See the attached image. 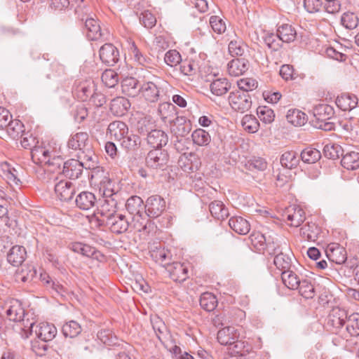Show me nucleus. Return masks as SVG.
<instances>
[{"mask_svg":"<svg viewBox=\"0 0 359 359\" xmlns=\"http://www.w3.org/2000/svg\"><path fill=\"white\" fill-rule=\"evenodd\" d=\"M81 330V325L75 320H70L62 327V333L66 337L74 338L78 336Z\"/></svg>","mask_w":359,"mask_h":359,"instance_id":"obj_50","label":"nucleus"},{"mask_svg":"<svg viewBox=\"0 0 359 359\" xmlns=\"http://www.w3.org/2000/svg\"><path fill=\"white\" fill-rule=\"evenodd\" d=\"M169 156L166 151L161 149L151 150L146 157V165L152 169L163 170L168 163Z\"/></svg>","mask_w":359,"mask_h":359,"instance_id":"obj_8","label":"nucleus"},{"mask_svg":"<svg viewBox=\"0 0 359 359\" xmlns=\"http://www.w3.org/2000/svg\"><path fill=\"white\" fill-rule=\"evenodd\" d=\"M130 107V103L129 100L123 97H117L111 101L110 110L115 116H123Z\"/></svg>","mask_w":359,"mask_h":359,"instance_id":"obj_24","label":"nucleus"},{"mask_svg":"<svg viewBox=\"0 0 359 359\" xmlns=\"http://www.w3.org/2000/svg\"><path fill=\"white\" fill-rule=\"evenodd\" d=\"M158 85L154 82L149 81L144 83L141 87V91L144 98L151 102L158 101L160 90Z\"/></svg>","mask_w":359,"mask_h":359,"instance_id":"obj_30","label":"nucleus"},{"mask_svg":"<svg viewBox=\"0 0 359 359\" xmlns=\"http://www.w3.org/2000/svg\"><path fill=\"white\" fill-rule=\"evenodd\" d=\"M34 332L36 337L43 341H51L57 334V329L54 325L45 322L36 325Z\"/></svg>","mask_w":359,"mask_h":359,"instance_id":"obj_16","label":"nucleus"},{"mask_svg":"<svg viewBox=\"0 0 359 359\" xmlns=\"http://www.w3.org/2000/svg\"><path fill=\"white\" fill-rule=\"evenodd\" d=\"M70 249L74 252L95 259H98L99 256H101L100 252L97 251L94 248L80 242L72 243L70 245Z\"/></svg>","mask_w":359,"mask_h":359,"instance_id":"obj_29","label":"nucleus"},{"mask_svg":"<svg viewBox=\"0 0 359 359\" xmlns=\"http://www.w3.org/2000/svg\"><path fill=\"white\" fill-rule=\"evenodd\" d=\"M107 135L110 140L119 142L128 150H134L140 144V137L130 133L127 124L121 121H114L109 124Z\"/></svg>","mask_w":359,"mask_h":359,"instance_id":"obj_2","label":"nucleus"},{"mask_svg":"<svg viewBox=\"0 0 359 359\" xmlns=\"http://www.w3.org/2000/svg\"><path fill=\"white\" fill-rule=\"evenodd\" d=\"M286 119L290 123L294 126H302L306 122V116L299 109H292L287 111Z\"/></svg>","mask_w":359,"mask_h":359,"instance_id":"obj_38","label":"nucleus"},{"mask_svg":"<svg viewBox=\"0 0 359 359\" xmlns=\"http://www.w3.org/2000/svg\"><path fill=\"white\" fill-rule=\"evenodd\" d=\"M167 271L170 277L176 282H182L188 277V266L184 263L174 262L168 264Z\"/></svg>","mask_w":359,"mask_h":359,"instance_id":"obj_15","label":"nucleus"},{"mask_svg":"<svg viewBox=\"0 0 359 359\" xmlns=\"http://www.w3.org/2000/svg\"><path fill=\"white\" fill-rule=\"evenodd\" d=\"M7 135L12 139H17L24 133V125L19 120L10 119L8 125L4 128Z\"/></svg>","mask_w":359,"mask_h":359,"instance_id":"obj_37","label":"nucleus"},{"mask_svg":"<svg viewBox=\"0 0 359 359\" xmlns=\"http://www.w3.org/2000/svg\"><path fill=\"white\" fill-rule=\"evenodd\" d=\"M91 180L98 186L100 194L102 197L116 196L114 183L102 169L92 171Z\"/></svg>","mask_w":359,"mask_h":359,"instance_id":"obj_4","label":"nucleus"},{"mask_svg":"<svg viewBox=\"0 0 359 359\" xmlns=\"http://www.w3.org/2000/svg\"><path fill=\"white\" fill-rule=\"evenodd\" d=\"M241 126L245 131L250 133H255L259 129V123L255 116L247 114L243 117Z\"/></svg>","mask_w":359,"mask_h":359,"instance_id":"obj_47","label":"nucleus"},{"mask_svg":"<svg viewBox=\"0 0 359 359\" xmlns=\"http://www.w3.org/2000/svg\"><path fill=\"white\" fill-rule=\"evenodd\" d=\"M0 175L11 186H19L20 184L18 170L6 161L0 162Z\"/></svg>","mask_w":359,"mask_h":359,"instance_id":"obj_10","label":"nucleus"},{"mask_svg":"<svg viewBox=\"0 0 359 359\" xmlns=\"http://www.w3.org/2000/svg\"><path fill=\"white\" fill-rule=\"evenodd\" d=\"M147 140L148 144L151 147L156 149H159L160 147L167 144L168 142V137L164 131L154 129L147 134Z\"/></svg>","mask_w":359,"mask_h":359,"instance_id":"obj_20","label":"nucleus"},{"mask_svg":"<svg viewBox=\"0 0 359 359\" xmlns=\"http://www.w3.org/2000/svg\"><path fill=\"white\" fill-rule=\"evenodd\" d=\"M31 154L34 163L46 165L50 168L51 172L60 170L63 163L60 146L53 141L43 142L41 146H35Z\"/></svg>","mask_w":359,"mask_h":359,"instance_id":"obj_1","label":"nucleus"},{"mask_svg":"<svg viewBox=\"0 0 359 359\" xmlns=\"http://www.w3.org/2000/svg\"><path fill=\"white\" fill-rule=\"evenodd\" d=\"M118 51L111 43H105L100 49L101 60L109 65H114L118 60Z\"/></svg>","mask_w":359,"mask_h":359,"instance_id":"obj_14","label":"nucleus"},{"mask_svg":"<svg viewBox=\"0 0 359 359\" xmlns=\"http://www.w3.org/2000/svg\"><path fill=\"white\" fill-rule=\"evenodd\" d=\"M229 353L232 359H241L245 352L244 341L235 340V342L229 345Z\"/></svg>","mask_w":359,"mask_h":359,"instance_id":"obj_53","label":"nucleus"},{"mask_svg":"<svg viewBox=\"0 0 359 359\" xmlns=\"http://www.w3.org/2000/svg\"><path fill=\"white\" fill-rule=\"evenodd\" d=\"M318 230L315 224H307L300 229V234L308 241H315L317 239Z\"/></svg>","mask_w":359,"mask_h":359,"instance_id":"obj_52","label":"nucleus"},{"mask_svg":"<svg viewBox=\"0 0 359 359\" xmlns=\"http://www.w3.org/2000/svg\"><path fill=\"white\" fill-rule=\"evenodd\" d=\"M326 256L330 262L337 264L344 263L347 259L345 248L337 243H332L327 246Z\"/></svg>","mask_w":359,"mask_h":359,"instance_id":"obj_13","label":"nucleus"},{"mask_svg":"<svg viewBox=\"0 0 359 359\" xmlns=\"http://www.w3.org/2000/svg\"><path fill=\"white\" fill-rule=\"evenodd\" d=\"M192 140L195 144L205 147L210 144L211 137L210 134L203 129H196L191 135Z\"/></svg>","mask_w":359,"mask_h":359,"instance_id":"obj_45","label":"nucleus"},{"mask_svg":"<svg viewBox=\"0 0 359 359\" xmlns=\"http://www.w3.org/2000/svg\"><path fill=\"white\" fill-rule=\"evenodd\" d=\"M117 201L116 196L102 197L97 210V215H100L102 218L107 219L116 214Z\"/></svg>","mask_w":359,"mask_h":359,"instance_id":"obj_11","label":"nucleus"},{"mask_svg":"<svg viewBox=\"0 0 359 359\" xmlns=\"http://www.w3.org/2000/svg\"><path fill=\"white\" fill-rule=\"evenodd\" d=\"M27 252L22 245H14L7 255V260L13 266L20 265L25 259Z\"/></svg>","mask_w":359,"mask_h":359,"instance_id":"obj_25","label":"nucleus"},{"mask_svg":"<svg viewBox=\"0 0 359 359\" xmlns=\"http://www.w3.org/2000/svg\"><path fill=\"white\" fill-rule=\"evenodd\" d=\"M321 157L320 152L312 147H307L301 153L302 160L306 163H314Z\"/></svg>","mask_w":359,"mask_h":359,"instance_id":"obj_51","label":"nucleus"},{"mask_svg":"<svg viewBox=\"0 0 359 359\" xmlns=\"http://www.w3.org/2000/svg\"><path fill=\"white\" fill-rule=\"evenodd\" d=\"M173 131L177 136L184 137L191 131L190 121L177 118L173 126Z\"/></svg>","mask_w":359,"mask_h":359,"instance_id":"obj_54","label":"nucleus"},{"mask_svg":"<svg viewBox=\"0 0 359 359\" xmlns=\"http://www.w3.org/2000/svg\"><path fill=\"white\" fill-rule=\"evenodd\" d=\"M257 115L259 119L264 123H271L274 121L275 114L273 111L268 107L262 106L257 109Z\"/></svg>","mask_w":359,"mask_h":359,"instance_id":"obj_60","label":"nucleus"},{"mask_svg":"<svg viewBox=\"0 0 359 359\" xmlns=\"http://www.w3.org/2000/svg\"><path fill=\"white\" fill-rule=\"evenodd\" d=\"M230 88L231 84L224 78L215 79L210 84L212 93L217 96H222L226 94Z\"/></svg>","mask_w":359,"mask_h":359,"instance_id":"obj_40","label":"nucleus"},{"mask_svg":"<svg viewBox=\"0 0 359 359\" xmlns=\"http://www.w3.org/2000/svg\"><path fill=\"white\" fill-rule=\"evenodd\" d=\"M324 154L326 157L331 159L339 158L343 155L341 147L337 144L329 143L325 144L323 149Z\"/></svg>","mask_w":359,"mask_h":359,"instance_id":"obj_55","label":"nucleus"},{"mask_svg":"<svg viewBox=\"0 0 359 359\" xmlns=\"http://www.w3.org/2000/svg\"><path fill=\"white\" fill-rule=\"evenodd\" d=\"M126 207L129 213L133 215L144 212L143 210L145 205L142 199L137 196L130 197L126 201Z\"/></svg>","mask_w":359,"mask_h":359,"instance_id":"obj_36","label":"nucleus"},{"mask_svg":"<svg viewBox=\"0 0 359 359\" xmlns=\"http://www.w3.org/2000/svg\"><path fill=\"white\" fill-rule=\"evenodd\" d=\"M102 81L109 88L114 87L118 82V76L112 69H107L102 74Z\"/></svg>","mask_w":359,"mask_h":359,"instance_id":"obj_58","label":"nucleus"},{"mask_svg":"<svg viewBox=\"0 0 359 359\" xmlns=\"http://www.w3.org/2000/svg\"><path fill=\"white\" fill-rule=\"evenodd\" d=\"M273 263L280 270L287 271L291 265V258L288 255L280 252L275 256Z\"/></svg>","mask_w":359,"mask_h":359,"instance_id":"obj_56","label":"nucleus"},{"mask_svg":"<svg viewBox=\"0 0 359 359\" xmlns=\"http://www.w3.org/2000/svg\"><path fill=\"white\" fill-rule=\"evenodd\" d=\"M122 93L130 97H135L141 90L138 86V81L133 77L125 78L121 82Z\"/></svg>","mask_w":359,"mask_h":359,"instance_id":"obj_31","label":"nucleus"},{"mask_svg":"<svg viewBox=\"0 0 359 359\" xmlns=\"http://www.w3.org/2000/svg\"><path fill=\"white\" fill-rule=\"evenodd\" d=\"M95 200L96 198L93 194L88 191H83L77 196L76 203L80 209L87 210L94 206Z\"/></svg>","mask_w":359,"mask_h":359,"instance_id":"obj_33","label":"nucleus"},{"mask_svg":"<svg viewBox=\"0 0 359 359\" xmlns=\"http://www.w3.org/2000/svg\"><path fill=\"white\" fill-rule=\"evenodd\" d=\"M86 29V36L88 39L94 41L100 39L103 32L100 24H85Z\"/></svg>","mask_w":359,"mask_h":359,"instance_id":"obj_61","label":"nucleus"},{"mask_svg":"<svg viewBox=\"0 0 359 359\" xmlns=\"http://www.w3.org/2000/svg\"><path fill=\"white\" fill-rule=\"evenodd\" d=\"M129 219L126 215L116 213L107 219H98V221L101 223H106L112 233L121 234L126 232L130 227Z\"/></svg>","mask_w":359,"mask_h":359,"instance_id":"obj_7","label":"nucleus"},{"mask_svg":"<svg viewBox=\"0 0 359 359\" xmlns=\"http://www.w3.org/2000/svg\"><path fill=\"white\" fill-rule=\"evenodd\" d=\"M297 289L299 294L306 299H311L315 295L314 287L308 280H302Z\"/></svg>","mask_w":359,"mask_h":359,"instance_id":"obj_57","label":"nucleus"},{"mask_svg":"<svg viewBox=\"0 0 359 359\" xmlns=\"http://www.w3.org/2000/svg\"><path fill=\"white\" fill-rule=\"evenodd\" d=\"M154 127V122L150 116H142L139 118L136 128L141 134L149 133Z\"/></svg>","mask_w":359,"mask_h":359,"instance_id":"obj_59","label":"nucleus"},{"mask_svg":"<svg viewBox=\"0 0 359 359\" xmlns=\"http://www.w3.org/2000/svg\"><path fill=\"white\" fill-rule=\"evenodd\" d=\"M164 60L168 65L175 67L181 62L182 57L176 50H170L165 53Z\"/></svg>","mask_w":359,"mask_h":359,"instance_id":"obj_63","label":"nucleus"},{"mask_svg":"<svg viewBox=\"0 0 359 359\" xmlns=\"http://www.w3.org/2000/svg\"><path fill=\"white\" fill-rule=\"evenodd\" d=\"M336 104L343 111H351L358 105V98L355 95L341 94L336 100Z\"/></svg>","mask_w":359,"mask_h":359,"instance_id":"obj_27","label":"nucleus"},{"mask_svg":"<svg viewBox=\"0 0 359 359\" xmlns=\"http://www.w3.org/2000/svg\"><path fill=\"white\" fill-rule=\"evenodd\" d=\"M79 158L81 160L80 161L82 165L86 169L93 170V171L100 169L97 167V157L95 153L90 149L89 147L85 150L81 151V154L79 155Z\"/></svg>","mask_w":359,"mask_h":359,"instance_id":"obj_22","label":"nucleus"},{"mask_svg":"<svg viewBox=\"0 0 359 359\" xmlns=\"http://www.w3.org/2000/svg\"><path fill=\"white\" fill-rule=\"evenodd\" d=\"M281 278L283 284L290 290L297 289L302 281L295 273L289 270L282 272Z\"/></svg>","mask_w":359,"mask_h":359,"instance_id":"obj_42","label":"nucleus"},{"mask_svg":"<svg viewBox=\"0 0 359 359\" xmlns=\"http://www.w3.org/2000/svg\"><path fill=\"white\" fill-rule=\"evenodd\" d=\"M229 226L238 234L245 235L250 230L249 222L241 217H233L229 221Z\"/></svg>","mask_w":359,"mask_h":359,"instance_id":"obj_32","label":"nucleus"},{"mask_svg":"<svg viewBox=\"0 0 359 359\" xmlns=\"http://www.w3.org/2000/svg\"><path fill=\"white\" fill-rule=\"evenodd\" d=\"M36 275V270L32 265H24L16 273V280L23 283H29Z\"/></svg>","mask_w":359,"mask_h":359,"instance_id":"obj_39","label":"nucleus"},{"mask_svg":"<svg viewBox=\"0 0 359 359\" xmlns=\"http://www.w3.org/2000/svg\"><path fill=\"white\" fill-rule=\"evenodd\" d=\"M288 224L291 226H299L305 219V213L299 206L293 205L288 207L285 212Z\"/></svg>","mask_w":359,"mask_h":359,"instance_id":"obj_12","label":"nucleus"},{"mask_svg":"<svg viewBox=\"0 0 359 359\" xmlns=\"http://www.w3.org/2000/svg\"><path fill=\"white\" fill-rule=\"evenodd\" d=\"M74 187L72 182L61 180L55 186V192L60 201H68L72 198L74 194Z\"/></svg>","mask_w":359,"mask_h":359,"instance_id":"obj_18","label":"nucleus"},{"mask_svg":"<svg viewBox=\"0 0 359 359\" xmlns=\"http://www.w3.org/2000/svg\"><path fill=\"white\" fill-rule=\"evenodd\" d=\"M238 86L241 92H246L253 90L258 86L257 81L252 78H244L238 81Z\"/></svg>","mask_w":359,"mask_h":359,"instance_id":"obj_62","label":"nucleus"},{"mask_svg":"<svg viewBox=\"0 0 359 359\" xmlns=\"http://www.w3.org/2000/svg\"><path fill=\"white\" fill-rule=\"evenodd\" d=\"M211 215L217 219H224L228 215L227 210L224 208L222 201H215L210 205Z\"/></svg>","mask_w":359,"mask_h":359,"instance_id":"obj_46","label":"nucleus"},{"mask_svg":"<svg viewBox=\"0 0 359 359\" xmlns=\"http://www.w3.org/2000/svg\"><path fill=\"white\" fill-rule=\"evenodd\" d=\"M249 62L248 60L241 59H233L227 65V71L229 75L232 76H239L248 71Z\"/></svg>","mask_w":359,"mask_h":359,"instance_id":"obj_21","label":"nucleus"},{"mask_svg":"<svg viewBox=\"0 0 359 359\" xmlns=\"http://www.w3.org/2000/svg\"><path fill=\"white\" fill-rule=\"evenodd\" d=\"M96 90V85L92 79L86 80L77 88V96L82 101L90 100Z\"/></svg>","mask_w":359,"mask_h":359,"instance_id":"obj_26","label":"nucleus"},{"mask_svg":"<svg viewBox=\"0 0 359 359\" xmlns=\"http://www.w3.org/2000/svg\"><path fill=\"white\" fill-rule=\"evenodd\" d=\"M146 210L144 212L149 217L156 218L160 216L165 210V201L158 195L149 196L144 205Z\"/></svg>","mask_w":359,"mask_h":359,"instance_id":"obj_9","label":"nucleus"},{"mask_svg":"<svg viewBox=\"0 0 359 359\" xmlns=\"http://www.w3.org/2000/svg\"><path fill=\"white\" fill-rule=\"evenodd\" d=\"M281 165L288 169H292L297 166L299 162L298 154L294 151L284 152L280 157Z\"/></svg>","mask_w":359,"mask_h":359,"instance_id":"obj_41","label":"nucleus"},{"mask_svg":"<svg viewBox=\"0 0 359 359\" xmlns=\"http://www.w3.org/2000/svg\"><path fill=\"white\" fill-rule=\"evenodd\" d=\"M346 330L351 336L359 335V313H354L347 317Z\"/></svg>","mask_w":359,"mask_h":359,"instance_id":"obj_49","label":"nucleus"},{"mask_svg":"<svg viewBox=\"0 0 359 359\" xmlns=\"http://www.w3.org/2000/svg\"><path fill=\"white\" fill-rule=\"evenodd\" d=\"M67 145L74 150H85L88 147V135L83 132L77 133L71 136Z\"/></svg>","mask_w":359,"mask_h":359,"instance_id":"obj_23","label":"nucleus"},{"mask_svg":"<svg viewBox=\"0 0 359 359\" xmlns=\"http://www.w3.org/2000/svg\"><path fill=\"white\" fill-rule=\"evenodd\" d=\"M6 314L10 320L20 322L23 320V325L20 327L22 332L21 336L24 339H27L33 332L35 323L29 321V319L23 320L25 316V310L22 307L20 302L16 299L11 302V305L6 311Z\"/></svg>","mask_w":359,"mask_h":359,"instance_id":"obj_3","label":"nucleus"},{"mask_svg":"<svg viewBox=\"0 0 359 359\" xmlns=\"http://www.w3.org/2000/svg\"><path fill=\"white\" fill-rule=\"evenodd\" d=\"M239 334L234 327H225L219 330L217 332V340L222 345H229L237 340Z\"/></svg>","mask_w":359,"mask_h":359,"instance_id":"obj_19","label":"nucleus"},{"mask_svg":"<svg viewBox=\"0 0 359 359\" xmlns=\"http://www.w3.org/2000/svg\"><path fill=\"white\" fill-rule=\"evenodd\" d=\"M247 45L239 39L231 40L229 43V52L232 56H242L247 50Z\"/></svg>","mask_w":359,"mask_h":359,"instance_id":"obj_48","label":"nucleus"},{"mask_svg":"<svg viewBox=\"0 0 359 359\" xmlns=\"http://www.w3.org/2000/svg\"><path fill=\"white\" fill-rule=\"evenodd\" d=\"M149 217L145 212L134 215L132 217V222H130V226L140 232L145 231L148 226L151 225Z\"/></svg>","mask_w":359,"mask_h":359,"instance_id":"obj_34","label":"nucleus"},{"mask_svg":"<svg viewBox=\"0 0 359 359\" xmlns=\"http://www.w3.org/2000/svg\"><path fill=\"white\" fill-rule=\"evenodd\" d=\"M62 173L70 179H77L82 173L83 166L80 161L69 159L62 164Z\"/></svg>","mask_w":359,"mask_h":359,"instance_id":"obj_17","label":"nucleus"},{"mask_svg":"<svg viewBox=\"0 0 359 359\" xmlns=\"http://www.w3.org/2000/svg\"><path fill=\"white\" fill-rule=\"evenodd\" d=\"M347 315L344 310L336 308L332 310L328 316L327 325L336 329L343 327L346 323Z\"/></svg>","mask_w":359,"mask_h":359,"instance_id":"obj_28","label":"nucleus"},{"mask_svg":"<svg viewBox=\"0 0 359 359\" xmlns=\"http://www.w3.org/2000/svg\"><path fill=\"white\" fill-rule=\"evenodd\" d=\"M229 102L231 108L240 113L248 111L252 106V100L249 94L240 90L231 92L229 96Z\"/></svg>","mask_w":359,"mask_h":359,"instance_id":"obj_6","label":"nucleus"},{"mask_svg":"<svg viewBox=\"0 0 359 359\" xmlns=\"http://www.w3.org/2000/svg\"><path fill=\"white\" fill-rule=\"evenodd\" d=\"M217 299L210 292H204L200 298V306L207 311H212L217 306Z\"/></svg>","mask_w":359,"mask_h":359,"instance_id":"obj_44","label":"nucleus"},{"mask_svg":"<svg viewBox=\"0 0 359 359\" xmlns=\"http://www.w3.org/2000/svg\"><path fill=\"white\" fill-rule=\"evenodd\" d=\"M341 165L347 170H355L359 168V153L351 151L343 156Z\"/></svg>","mask_w":359,"mask_h":359,"instance_id":"obj_43","label":"nucleus"},{"mask_svg":"<svg viewBox=\"0 0 359 359\" xmlns=\"http://www.w3.org/2000/svg\"><path fill=\"white\" fill-rule=\"evenodd\" d=\"M277 34L281 41L289 43L294 40L297 31L291 24H282L278 28Z\"/></svg>","mask_w":359,"mask_h":359,"instance_id":"obj_35","label":"nucleus"},{"mask_svg":"<svg viewBox=\"0 0 359 359\" xmlns=\"http://www.w3.org/2000/svg\"><path fill=\"white\" fill-rule=\"evenodd\" d=\"M333 114V109L327 104H319L313 109V116L316 118V128L328 131L333 129V123L327 120Z\"/></svg>","mask_w":359,"mask_h":359,"instance_id":"obj_5","label":"nucleus"},{"mask_svg":"<svg viewBox=\"0 0 359 359\" xmlns=\"http://www.w3.org/2000/svg\"><path fill=\"white\" fill-rule=\"evenodd\" d=\"M21 140L20 143L22 147L27 149H30L31 151H32V149L35 146H38L36 144L39 143V142L36 140V138L33 136L32 133H24L21 135Z\"/></svg>","mask_w":359,"mask_h":359,"instance_id":"obj_64","label":"nucleus"}]
</instances>
